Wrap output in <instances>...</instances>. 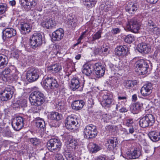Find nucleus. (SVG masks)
Instances as JSON below:
<instances>
[{"label":"nucleus","instance_id":"nucleus-42","mask_svg":"<svg viewBox=\"0 0 160 160\" xmlns=\"http://www.w3.org/2000/svg\"><path fill=\"white\" fill-rule=\"evenodd\" d=\"M134 37L131 34L128 35L124 39V41L128 43H131L134 40Z\"/></svg>","mask_w":160,"mask_h":160},{"label":"nucleus","instance_id":"nucleus-57","mask_svg":"<svg viewBox=\"0 0 160 160\" xmlns=\"http://www.w3.org/2000/svg\"><path fill=\"white\" fill-rule=\"evenodd\" d=\"M5 125V123L3 122V121H1L0 122V133H2V132L4 129V127Z\"/></svg>","mask_w":160,"mask_h":160},{"label":"nucleus","instance_id":"nucleus-18","mask_svg":"<svg viewBox=\"0 0 160 160\" xmlns=\"http://www.w3.org/2000/svg\"><path fill=\"white\" fill-rule=\"evenodd\" d=\"M37 0H20L21 5L24 8L28 6L33 7L37 4Z\"/></svg>","mask_w":160,"mask_h":160},{"label":"nucleus","instance_id":"nucleus-17","mask_svg":"<svg viewBox=\"0 0 160 160\" xmlns=\"http://www.w3.org/2000/svg\"><path fill=\"white\" fill-rule=\"evenodd\" d=\"M96 71V73L99 77L102 76L105 73V68L103 66L99 63L95 64V66L93 67Z\"/></svg>","mask_w":160,"mask_h":160},{"label":"nucleus","instance_id":"nucleus-4","mask_svg":"<svg viewBox=\"0 0 160 160\" xmlns=\"http://www.w3.org/2000/svg\"><path fill=\"white\" fill-rule=\"evenodd\" d=\"M44 87L46 90H55L59 87L56 79L52 77H48L43 81Z\"/></svg>","mask_w":160,"mask_h":160},{"label":"nucleus","instance_id":"nucleus-64","mask_svg":"<svg viewBox=\"0 0 160 160\" xmlns=\"http://www.w3.org/2000/svg\"><path fill=\"white\" fill-rule=\"evenodd\" d=\"M95 160H106V159L102 156H99L97 157L95 159Z\"/></svg>","mask_w":160,"mask_h":160},{"label":"nucleus","instance_id":"nucleus-38","mask_svg":"<svg viewBox=\"0 0 160 160\" xmlns=\"http://www.w3.org/2000/svg\"><path fill=\"white\" fill-rule=\"evenodd\" d=\"M137 84V82L131 80H127L124 82V86L127 88H129L131 87H133L134 85H136Z\"/></svg>","mask_w":160,"mask_h":160},{"label":"nucleus","instance_id":"nucleus-29","mask_svg":"<svg viewBox=\"0 0 160 160\" xmlns=\"http://www.w3.org/2000/svg\"><path fill=\"white\" fill-rule=\"evenodd\" d=\"M93 68V66L90 64H85L82 67V72L87 76H89L92 73Z\"/></svg>","mask_w":160,"mask_h":160},{"label":"nucleus","instance_id":"nucleus-49","mask_svg":"<svg viewBox=\"0 0 160 160\" xmlns=\"http://www.w3.org/2000/svg\"><path fill=\"white\" fill-rule=\"evenodd\" d=\"M7 5L6 4H0V15L4 13L7 10Z\"/></svg>","mask_w":160,"mask_h":160},{"label":"nucleus","instance_id":"nucleus-24","mask_svg":"<svg viewBox=\"0 0 160 160\" xmlns=\"http://www.w3.org/2000/svg\"><path fill=\"white\" fill-rule=\"evenodd\" d=\"M64 35V31H55L52 33V39L54 41H59Z\"/></svg>","mask_w":160,"mask_h":160},{"label":"nucleus","instance_id":"nucleus-33","mask_svg":"<svg viewBox=\"0 0 160 160\" xmlns=\"http://www.w3.org/2000/svg\"><path fill=\"white\" fill-rule=\"evenodd\" d=\"M8 62V59L6 56L3 55H0V69H2L7 66Z\"/></svg>","mask_w":160,"mask_h":160},{"label":"nucleus","instance_id":"nucleus-12","mask_svg":"<svg viewBox=\"0 0 160 160\" xmlns=\"http://www.w3.org/2000/svg\"><path fill=\"white\" fill-rule=\"evenodd\" d=\"M67 140V147L70 151H73L78 147V143L75 139L73 138L72 136L68 135L66 137Z\"/></svg>","mask_w":160,"mask_h":160},{"label":"nucleus","instance_id":"nucleus-50","mask_svg":"<svg viewBox=\"0 0 160 160\" xmlns=\"http://www.w3.org/2000/svg\"><path fill=\"white\" fill-rule=\"evenodd\" d=\"M133 123V121L132 119L129 118L127 119L126 120V125L128 127L132 126V124Z\"/></svg>","mask_w":160,"mask_h":160},{"label":"nucleus","instance_id":"nucleus-36","mask_svg":"<svg viewBox=\"0 0 160 160\" xmlns=\"http://www.w3.org/2000/svg\"><path fill=\"white\" fill-rule=\"evenodd\" d=\"M112 8V5L108 4V2H103L100 6L99 9L102 11L108 12Z\"/></svg>","mask_w":160,"mask_h":160},{"label":"nucleus","instance_id":"nucleus-43","mask_svg":"<svg viewBox=\"0 0 160 160\" xmlns=\"http://www.w3.org/2000/svg\"><path fill=\"white\" fill-rule=\"evenodd\" d=\"M98 53L101 56H106L108 53V48L103 47L100 49L99 48Z\"/></svg>","mask_w":160,"mask_h":160},{"label":"nucleus","instance_id":"nucleus-19","mask_svg":"<svg viewBox=\"0 0 160 160\" xmlns=\"http://www.w3.org/2000/svg\"><path fill=\"white\" fill-rule=\"evenodd\" d=\"M62 70L61 66L59 63H56L47 67L48 73H54L60 72Z\"/></svg>","mask_w":160,"mask_h":160},{"label":"nucleus","instance_id":"nucleus-27","mask_svg":"<svg viewBox=\"0 0 160 160\" xmlns=\"http://www.w3.org/2000/svg\"><path fill=\"white\" fill-rule=\"evenodd\" d=\"M137 49L141 53H148L150 50L147 44L145 43L139 44L138 45Z\"/></svg>","mask_w":160,"mask_h":160},{"label":"nucleus","instance_id":"nucleus-37","mask_svg":"<svg viewBox=\"0 0 160 160\" xmlns=\"http://www.w3.org/2000/svg\"><path fill=\"white\" fill-rule=\"evenodd\" d=\"M36 126L40 128L42 131H44L45 130V124L44 120L40 119L37 120L36 122Z\"/></svg>","mask_w":160,"mask_h":160},{"label":"nucleus","instance_id":"nucleus-31","mask_svg":"<svg viewBox=\"0 0 160 160\" xmlns=\"http://www.w3.org/2000/svg\"><path fill=\"white\" fill-rule=\"evenodd\" d=\"M69 27H74L76 25V19L70 15H68L65 19Z\"/></svg>","mask_w":160,"mask_h":160},{"label":"nucleus","instance_id":"nucleus-54","mask_svg":"<svg viewBox=\"0 0 160 160\" xmlns=\"http://www.w3.org/2000/svg\"><path fill=\"white\" fill-rule=\"evenodd\" d=\"M49 25L51 27H53L55 25H56V23L55 21L53 20L52 18H50L48 20Z\"/></svg>","mask_w":160,"mask_h":160},{"label":"nucleus","instance_id":"nucleus-11","mask_svg":"<svg viewBox=\"0 0 160 160\" xmlns=\"http://www.w3.org/2000/svg\"><path fill=\"white\" fill-rule=\"evenodd\" d=\"M42 36L40 33H35L32 35L30 44L34 48L41 45L42 43Z\"/></svg>","mask_w":160,"mask_h":160},{"label":"nucleus","instance_id":"nucleus-58","mask_svg":"<svg viewBox=\"0 0 160 160\" xmlns=\"http://www.w3.org/2000/svg\"><path fill=\"white\" fill-rule=\"evenodd\" d=\"M125 132L127 134H129L130 133L132 134L134 132V129L132 126L130 127L129 128V132L126 129H125Z\"/></svg>","mask_w":160,"mask_h":160},{"label":"nucleus","instance_id":"nucleus-39","mask_svg":"<svg viewBox=\"0 0 160 160\" xmlns=\"http://www.w3.org/2000/svg\"><path fill=\"white\" fill-rule=\"evenodd\" d=\"M90 151L92 153H96L101 149V148L98 145L93 143H91L90 145Z\"/></svg>","mask_w":160,"mask_h":160},{"label":"nucleus","instance_id":"nucleus-1","mask_svg":"<svg viewBox=\"0 0 160 160\" xmlns=\"http://www.w3.org/2000/svg\"><path fill=\"white\" fill-rule=\"evenodd\" d=\"M29 101L32 105L34 106L31 110L33 113H38L39 112V106L44 102L45 99L43 93L39 91L32 92L29 97Z\"/></svg>","mask_w":160,"mask_h":160},{"label":"nucleus","instance_id":"nucleus-5","mask_svg":"<svg viewBox=\"0 0 160 160\" xmlns=\"http://www.w3.org/2000/svg\"><path fill=\"white\" fill-rule=\"evenodd\" d=\"M135 65L138 72L141 75L148 74L150 71L149 64L147 61L144 59H140L136 62Z\"/></svg>","mask_w":160,"mask_h":160},{"label":"nucleus","instance_id":"nucleus-61","mask_svg":"<svg viewBox=\"0 0 160 160\" xmlns=\"http://www.w3.org/2000/svg\"><path fill=\"white\" fill-rule=\"evenodd\" d=\"M106 130L109 132L112 131L113 129V127L112 125H108L105 127Z\"/></svg>","mask_w":160,"mask_h":160},{"label":"nucleus","instance_id":"nucleus-26","mask_svg":"<svg viewBox=\"0 0 160 160\" xmlns=\"http://www.w3.org/2000/svg\"><path fill=\"white\" fill-rule=\"evenodd\" d=\"M143 104L139 102L133 104L131 107L132 112L134 114L138 113L142 108Z\"/></svg>","mask_w":160,"mask_h":160},{"label":"nucleus","instance_id":"nucleus-44","mask_svg":"<svg viewBox=\"0 0 160 160\" xmlns=\"http://www.w3.org/2000/svg\"><path fill=\"white\" fill-rule=\"evenodd\" d=\"M65 156L67 160H76V158L73 155H72L71 153L70 152H67L66 151Z\"/></svg>","mask_w":160,"mask_h":160},{"label":"nucleus","instance_id":"nucleus-2","mask_svg":"<svg viewBox=\"0 0 160 160\" xmlns=\"http://www.w3.org/2000/svg\"><path fill=\"white\" fill-rule=\"evenodd\" d=\"M79 120L74 115L68 116L65 120V126L68 129L76 130L79 126Z\"/></svg>","mask_w":160,"mask_h":160},{"label":"nucleus","instance_id":"nucleus-25","mask_svg":"<svg viewBox=\"0 0 160 160\" xmlns=\"http://www.w3.org/2000/svg\"><path fill=\"white\" fill-rule=\"evenodd\" d=\"M16 71V68L13 66H11L9 68H5L2 72V75L6 78L12 73L14 71Z\"/></svg>","mask_w":160,"mask_h":160},{"label":"nucleus","instance_id":"nucleus-60","mask_svg":"<svg viewBox=\"0 0 160 160\" xmlns=\"http://www.w3.org/2000/svg\"><path fill=\"white\" fill-rule=\"evenodd\" d=\"M27 102L26 100H23L20 103V106L22 107H25L27 106Z\"/></svg>","mask_w":160,"mask_h":160},{"label":"nucleus","instance_id":"nucleus-47","mask_svg":"<svg viewBox=\"0 0 160 160\" xmlns=\"http://www.w3.org/2000/svg\"><path fill=\"white\" fill-rule=\"evenodd\" d=\"M112 102V99L106 100V101H102L101 102V104L103 107H109Z\"/></svg>","mask_w":160,"mask_h":160},{"label":"nucleus","instance_id":"nucleus-3","mask_svg":"<svg viewBox=\"0 0 160 160\" xmlns=\"http://www.w3.org/2000/svg\"><path fill=\"white\" fill-rule=\"evenodd\" d=\"M83 132L84 138L88 139L94 138L98 134L96 127L92 124L87 125L84 128Z\"/></svg>","mask_w":160,"mask_h":160},{"label":"nucleus","instance_id":"nucleus-59","mask_svg":"<svg viewBox=\"0 0 160 160\" xmlns=\"http://www.w3.org/2000/svg\"><path fill=\"white\" fill-rule=\"evenodd\" d=\"M56 160H64V159L62 154L58 153L56 156Z\"/></svg>","mask_w":160,"mask_h":160},{"label":"nucleus","instance_id":"nucleus-34","mask_svg":"<svg viewBox=\"0 0 160 160\" xmlns=\"http://www.w3.org/2000/svg\"><path fill=\"white\" fill-rule=\"evenodd\" d=\"M97 0H84V5L88 9H90L94 7Z\"/></svg>","mask_w":160,"mask_h":160},{"label":"nucleus","instance_id":"nucleus-16","mask_svg":"<svg viewBox=\"0 0 160 160\" xmlns=\"http://www.w3.org/2000/svg\"><path fill=\"white\" fill-rule=\"evenodd\" d=\"M152 84L150 83L144 85L141 88L140 91L142 95L144 97L150 95L152 92Z\"/></svg>","mask_w":160,"mask_h":160},{"label":"nucleus","instance_id":"nucleus-15","mask_svg":"<svg viewBox=\"0 0 160 160\" xmlns=\"http://www.w3.org/2000/svg\"><path fill=\"white\" fill-rule=\"evenodd\" d=\"M128 50V48L126 46H119L115 48V52L116 55L123 57L126 55Z\"/></svg>","mask_w":160,"mask_h":160},{"label":"nucleus","instance_id":"nucleus-7","mask_svg":"<svg viewBox=\"0 0 160 160\" xmlns=\"http://www.w3.org/2000/svg\"><path fill=\"white\" fill-rule=\"evenodd\" d=\"M62 146L60 140L56 138H52L47 142V147L50 152L59 150Z\"/></svg>","mask_w":160,"mask_h":160},{"label":"nucleus","instance_id":"nucleus-41","mask_svg":"<svg viewBox=\"0 0 160 160\" xmlns=\"http://www.w3.org/2000/svg\"><path fill=\"white\" fill-rule=\"evenodd\" d=\"M156 147H154V148H144L145 152L146 153L148 154V155L151 156L154 153L155 149L156 148Z\"/></svg>","mask_w":160,"mask_h":160},{"label":"nucleus","instance_id":"nucleus-53","mask_svg":"<svg viewBox=\"0 0 160 160\" xmlns=\"http://www.w3.org/2000/svg\"><path fill=\"white\" fill-rule=\"evenodd\" d=\"M42 25L44 28H46V29H52L51 28V27L49 25L48 20L46 22H43L42 23Z\"/></svg>","mask_w":160,"mask_h":160},{"label":"nucleus","instance_id":"nucleus-56","mask_svg":"<svg viewBox=\"0 0 160 160\" xmlns=\"http://www.w3.org/2000/svg\"><path fill=\"white\" fill-rule=\"evenodd\" d=\"M103 100L102 101H106L107 100L109 99H112V97L111 96H110L109 94H107L106 95H104L102 96Z\"/></svg>","mask_w":160,"mask_h":160},{"label":"nucleus","instance_id":"nucleus-52","mask_svg":"<svg viewBox=\"0 0 160 160\" xmlns=\"http://www.w3.org/2000/svg\"><path fill=\"white\" fill-rule=\"evenodd\" d=\"M101 33L100 31H98L93 37L94 40L98 39L101 37Z\"/></svg>","mask_w":160,"mask_h":160},{"label":"nucleus","instance_id":"nucleus-45","mask_svg":"<svg viewBox=\"0 0 160 160\" xmlns=\"http://www.w3.org/2000/svg\"><path fill=\"white\" fill-rule=\"evenodd\" d=\"M29 142L33 145L35 146L38 145L41 142L39 139L35 138H30Z\"/></svg>","mask_w":160,"mask_h":160},{"label":"nucleus","instance_id":"nucleus-32","mask_svg":"<svg viewBox=\"0 0 160 160\" xmlns=\"http://www.w3.org/2000/svg\"><path fill=\"white\" fill-rule=\"evenodd\" d=\"M137 9L138 7L136 4H129L126 8V11L131 14H134Z\"/></svg>","mask_w":160,"mask_h":160},{"label":"nucleus","instance_id":"nucleus-62","mask_svg":"<svg viewBox=\"0 0 160 160\" xmlns=\"http://www.w3.org/2000/svg\"><path fill=\"white\" fill-rule=\"evenodd\" d=\"M119 111L121 112H126L128 111V110L125 108H122L119 109Z\"/></svg>","mask_w":160,"mask_h":160},{"label":"nucleus","instance_id":"nucleus-30","mask_svg":"<svg viewBox=\"0 0 160 160\" xmlns=\"http://www.w3.org/2000/svg\"><path fill=\"white\" fill-rule=\"evenodd\" d=\"M48 117L51 120L56 121L60 120L62 118V115L57 112H52Z\"/></svg>","mask_w":160,"mask_h":160},{"label":"nucleus","instance_id":"nucleus-13","mask_svg":"<svg viewBox=\"0 0 160 160\" xmlns=\"http://www.w3.org/2000/svg\"><path fill=\"white\" fill-rule=\"evenodd\" d=\"M140 24L135 18L131 19L127 24L126 28L128 30H139L141 29Z\"/></svg>","mask_w":160,"mask_h":160},{"label":"nucleus","instance_id":"nucleus-22","mask_svg":"<svg viewBox=\"0 0 160 160\" xmlns=\"http://www.w3.org/2000/svg\"><path fill=\"white\" fill-rule=\"evenodd\" d=\"M71 88L73 91L78 89L80 87L81 82H80L79 79L77 77H74L71 81Z\"/></svg>","mask_w":160,"mask_h":160},{"label":"nucleus","instance_id":"nucleus-63","mask_svg":"<svg viewBox=\"0 0 160 160\" xmlns=\"http://www.w3.org/2000/svg\"><path fill=\"white\" fill-rule=\"evenodd\" d=\"M9 3L11 6H13L16 4V1L15 0L10 1L9 2Z\"/></svg>","mask_w":160,"mask_h":160},{"label":"nucleus","instance_id":"nucleus-51","mask_svg":"<svg viewBox=\"0 0 160 160\" xmlns=\"http://www.w3.org/2000/svg\"><path fill=\"white\" fill-rule=\"evenodd\" d=\"M19 52L17 51L13 52L11 54L12 56L16 59H18L19 56Z\"/></svg>","mask_w":160,"mask_h":160},{"label":"nucleus","instance_id":"nucleus-35","mask_svg":"<svg viewBox=\"0 0 160 160\" xmlns=\"http://www.w3.org/2000/svg\"><path fill=\"white\" fill-rule=\"evenodd\" d=\"M109 67L112 71H113L115 73L120 74L121 73L122 68V67L117 65H114L112 64H109Z\"/></svg>","mask_w":160,"mask_h":160},{"label":"nucleus","instance_id":"nucleus-48","mask_svg":"<svg viewBox=\"0 0 160 160\" xmlns=\"http://www.w3.org/2000/svg\"><path fill=\"white\" fill-rule=\"evenodd\" d=\"M110 83L113 86L117 87L119 84V81L117 78H114L111 80Z\"/></svg>","mask_w":160,"mask_h":160},{"label":"nucleus","instance_id":"nucleus-46","mask_svg":"<svg viewBox=\"0 0 160 160\" xmlns=\"http://www.w3.org/2000/svg\"><path fill=\"white\" fill-rule=\"evenodd\" d=\"M20 27L22 30H28L31 29V27L30 24L28 23L22 22L20 25Z\"/></svg>","mask_w":160,"mask_h":160},{"label":"nucleus","instance_id":"nucleus-28","mask_svg":"<svg viewBox=\"0 0 160 160\" xmlns=\"http://www.w3.org/2000/svg\"><path fill=\"white\" fill-rule=\"evenodd\" d=\"M16 31H2V38L5 41L7 38H10L15 36L16 33Z\"/></svg>","mask_w":160,"mask_h":160},{"label":"nucleus","instance_id":"nucleus-6","mask_svg":"<svg viewBox=\"0 0 160 160\" xmlns=\"http://www.w3.org/2000/svg\"><path fill=\"white\" fill-rule=\"evenodd\" d=\"M155 122L154 117L152 114H147L141 118L139 121L140 126L145 128L152 126Z\"/></svg>","mask_w":160,"mask_h":160},{"label":"nucleus","instance_id":"nucleus-55","mask_svg":"<svg viewBox=\"0 0 160 160\" xmlns=\"http://www.w3.org/2000/svg\"><path fill=\"white\" fill-rule=\"evenodd\" d=\"M148 26L150 27V29H153L156 28V26L152 21L150 20L148 22Z\"/></svg>","mask_w":160,"mask_h":160},{"label":"nucleus","instance_id":"nucleus-20","mask_svg":"<svg viewBox=\"0 0 160 160\" xmlns=\"http://www.w3.org/2000/svg\"><path fill=\"white\" fill-rule=\"evenodd\" d=\"M108 142L109 144L108 149L111 151L114 150L118 143L117 138L116 137L111 138L108 140Z\"/></svg>","mask_w":160,"mask_h":160},{"label":"nucleus","instance_id":"nucleus-8","mask_svg":"<svg viewBox=\"0 0 160 160\" xmlns=\"http://www.w3.org/2000/svg\"><path fill=\"white\" fill-rule=\"evenodd\" d=\"M40 70L34 68H31L28 70L26 74L27 80L29 82H33L36 81L40 75Z\"/></svg>","mask_w":160,"mask_h":160},{"label":"nucleus","instance_id":"nucleus-40","mask_svg":"<svg viewBox=\"0 0 160 160\" xmlns=\"http://www.w3.org/2000/svg\"><path fill=\"white\" fill-rule=\"evenodd\" d=\"M2 133L3 136L4 137H11L12 135L11 131L8 128H5Z\"/></svg>","mask_w":160,"mask_h":160},{"label":"nucleus","instance_id":"nucleus-10","mask_svg":"<svg viewBox=\"0 0 160 160\" xmlns=\"http://www.w3.org/2000/svg\"><path fill=\"white\" fill-rule=\"evenodd\" d=\"M25 118L21 116L14 118L12 121V125L13 128L16 131L20 130L24 126Z\"/></svg>","mask_w":160,"mask_h":160},{"label":"nucleus","instance_id":"nucleus-9","mask_svg":"<svg viewBox=\"0 0 160 160\" xmlns=\"http://www.w3.org/2000/svg\"><path fill=\"white\" fill-rule=\"evenodd\" d=\"M13 93L12 88L9 87L6 88L0 92V98L2 101H7L12 97Z\"/></svg>","mask_w":160,"mask_h":160},{"label":"nucleus","instance_id":"nucleus-21","mask_svg":"<svg viewBox=\"0 0 160 160\" xmlns=\"http://www.w3.org/2000/svg\"><path fill=\"white\" fill-rule=\"evenodd\" d=\"M84 104V102L83 100H76L72 102L71 106L73 110L78 111L81 109Z\"/></svg>","mask_w":160,"mask_h":160},{"label":"nucleus","instance_id":"nucleus-23","mask_svg":"<svg viewBox=\"0 0 160 160\" xmlns=\"http://www.w3.org/2000/svg\"><path fill=\"white\" fill-rule=\"evenodd\" d=\"M148 135L149 138L153 142H156L160 140V132L152 131L149 133Z\"/></svg>","mask_w":160,"mask_h":160},{"label":"nucleus","instance_id":"nucleus-14","mask_svg":"<svg viewBox=\"0 0 160 160\" xmlns=\"http://www.w3.org/2000/svg\"><path fill=\"white\" fill-rule=\"evenodd\" d=\"M127 155L128 158L129 159L138 158L142 155L141 150L140 148H136L127 153Z\"/></svg>","mask_w":160,"mask_h":160}]
</instances>
